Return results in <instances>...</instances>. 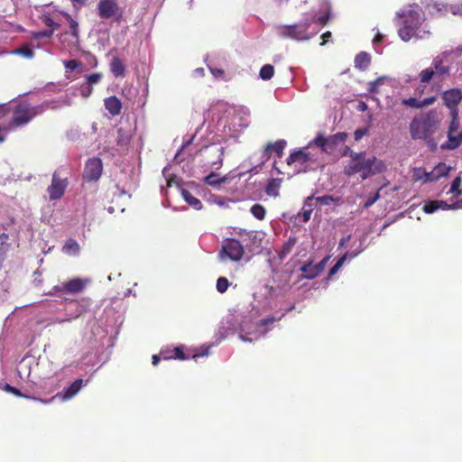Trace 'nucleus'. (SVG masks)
Instances as JSON below:
<instances>
[{
    "label": "nucleus",
    "mask_w": 462,
    "mask_h": 462,
    "mask_svg": "<svg viewBox=\"0 0 462 462\" xmlns=\"http://www.w3.org/2000/svg\"><path fill=\"white\" fill-rule=\"evenodd\" d=\"M285 146H286V141L278 140L275 143H268L265 148V152L268 153V152H275L278 153L279 157H281Z\"/></svg>",
    "instance_id": "f704fd0d"
},
{
    "label": "nucleus",
    "mask_w": 462,
    "mask_h": 462,
    "mask_svg": "<svg viewBox=\"0 0 462 462\" xmlns=\"http://www.w3.org/2000/svg\"><path fill=\"white\" fill-rule=\"evenodd\" d=\"M428 8L431 14L444 16L448 14L449 5L440 0H433L429 4Z\"/></svg>",
    "instance_id": "6ab92c4d"
},
{
    "label": "nucleus",
    "mask_w": 462,
    "mask_h": 462,
    "mask_svg": "<svg viewBox=\"0 0 462 462\" xmlns=\"http://www.w3.org/2000/svg\"><path fill=\"white\" fill-rule=\"evenodd\" d=\"M4 389L8 393H12L15 394L16 396H23V394L21 393V392L18 389L11 386L9 384H5Z\"/></svg>",
    "instance_id": "bf43d9fd"
},
{
    "label": "nucleus",
    "mask_w": 462,
    "mask_h": 462,
    "mask_svg": "<svg viewBox=\"0 0 462 462\" xmlns=\"http://www.w3.org/2000/svg\"><path fill=\"white\" fill-rule=\"evenodd\" d=\"M194 74L198 77H201L204 75V69L203 68H198L194 70Z\"/></svg>",
    "instance_id": "774afa93"
},
{
    "label": "nucleus",
    "mask_w": 462,
    "mask_h": 462,
    "mask_svg": "<svg viewBox=\"0 0 462 462\" xmlns=\"http://www.w3.org/2000/svg\"><path fill=\"white\" fill-rule=\"evenodd\" d=\"M300 272L302 273V278H305L308 280H311V279L318 277L314 264L311 261L304 263L300 267Z\"/></svg>",
    "instance_id": "473e14b6"
},
{
    "label": "nucleus",
    "mask_w": 462,
    "mask_h": 462,
    "mask_svg": "<svg viewBox=\"0 0 462 462\" xmlns=\"http://www.w3.org/2000/svg\"><path fill=\"white\" fill-rule=\"evenodd\" d=\"M102 170L103 165L99 158L88 159L85 165L83 177L88 181L97 180L100 178Z\"/></svg>",
    "instance_id": "2eb2a0df"
},
{
    "label": "nucleus",
    "mask_w": 462,
    "mask_h": 462,
    "mask_svg": "<svg viewBox=\"0 0 462 462\" xmlns=\"http://www.w3.org/2000/svg\"><path fill=\"white\" fill-rule=\"evenodd\" d=\"M379 197H380V195L378 192L374 193V195L369 196L365 203V208L371 207L373 204H374L378 200Z\"/></svg>",
    "instance_id": "4d7b16f0"
},
{
    "label": "nucleus",
    "mask_w": 462,
    "mask_h": 462,
    "mask_svg": "<svg viewBox=\"0 0 462 462\" xmlns=\"http://www.w3.org/2000/svg\"><path fill=\"white\" fill-rule=\"evenodd\" d=\"M346 138V134H337L329 138H325L321 134L318 135L310 143V146L314 143L316 146L319 147L321 151L327 152L330 143L336 144L337 142H344Z\"/></svg>",
    "instance_id": "f3484780"
},
{
    "label": "nucleus",
    "mask_w": 462,
    "mask_h": 462,
    "mask_svg": "<svg viewBox=\"0 0 462 462\" xmlns=\"http://www.w3.org/2000/svg\"><path fill=\"white\" fill-rule=\"evenodd\" d=\"M317 158L308 151V148L300 149L290 154L287 158V165L293 169V173L306 171L310 162H313Z\"/></svg>",
    "instance_id": "9d476101"
},
{
    "label": "nucleus",
    "mask_w": 462,
    "mask_h": 462,
    "mask_svg": "<svg viewBox=\"0 0 462 462\" xmlns=\"http://www.w3.org/2000/svg\"><path fill=\"white\" fill-rule=\"evenodd\" d=\"M131 140V134L128 130L122 127L117 129V145L122 149H126Z\"/></svg>",
    "instance_id": "7c9ffc66"
},
{
    "label": "nucleus",
    "mask_w": 462,
    "mask_h": 462,
    "mask_svg": "<svg viewBox=\"0 0 462 462\" xmlns=\"http://www.w3.org/2000/svg\"><path fill=\"white\" fill-rule=\"evenodd\" d=\"M93 88L92 86L88 84L86 81L80 86V95L87 98L92 94Z\"/></svg>",
    "instance_id": "de8ad7c7"
},
{
    "label": "nucleus",
    "mask_w": 462,
    "mask_h": 462,
    "mask_svg": "<svg viewBox=\"0 0 462 462\" xmlns=\"http://www.w3.org/2000/svg\"><path fill=\"white\" fill-rule=\"evenodd\" d=\"M434 76L435 71L433 68L430 67L422 69L419 74V79L421 85L419 86L416 90L418 92L422 93L424 91L426 84H428L433 79Z\"/></svg>",
    "instance_id": "b1692460"
},
{
    "label": "nucleus",
    "mask_w": 462,
    "mask_h": 462,
    "mask_svg": "<svg viewBox=\"0 0 462 462\" xmlns=\"http://www.w3.org/2000/svg\"><path fill=\"white\" fill-rule=\"evenodd\" d=\"M451 121L448 131V141L441 144L442 150H454L459 147L462 143V131L456 134L455 133L459 128L458 110L450 112Z\"/></svg>",
    "instance_id": "9b49d317"
},
{
    "label": "nucleus",
    "mask_w": 462,
    "mask_h": 462,
    "mask_svg": "<svg viewBox=\"0 0 462 462\" xmlns=\"http://www.w3.org/2000/svg\"><path fill=\"white\" fill-rule=\"evenodd\" d=\"M211 73L216 77L218 78L224 74V70L221 69H213L210 68Z\"/></svg>",
    "instance_id": "e2e57ef3"
},
{
    "label": "nucleus",
    "mask_w": 462,
    "mask_h": 462,
    "mask_svg": "<svg viewBox=\"0 0 462 462\" xmlns=\"http://www.w3.org/2000/svg\"><path fill=\"white\" fill-rule=\"evenodd\" d=\"M314 207H315V202H314V197L313 196H309L305 201H304V204H303V207L300 210V212H299V217L302 218V221L303 222H308L310 219V217H311V213L314 209Z\"/></svg>",
    "instance_id": "412c9836"
},
{
    "label": "nucleus",
    "mask_w": 462,
    "mask_h": 462,
    "mask_svg": "<svg viewBox=\"0 0 462 462\" xmlns=\"http://www.w3.org/2000/svg\"><path fill=\"white\" fill-rule=\"evenodd\" d=\"M104 105L106 109L112 116H117L121 113L122 103L121 101L115 96L109 97L104 100Z\"/></svg>",
    "instance_id": "4be33fe9"
},
{
    "label": "nucleus",
    "mask_w": 462,
    "mask_h": 462,
    "mask_svg": "<svg viewBox=\"0 0 462 462\" xmlns=\"http://www.w3.org/2000/svg\"><path fill=\"white\" fill-rule=\"evenodd\" d=\"M281 182H282V180L281 179H272L266 188H265V192L268 196H271V197H278L279 196V190H280V188H281Z\"/></svg>",
    "instance_id": "2f4dec72"
},
{
    "label": "nucleus",
    "mask_w": 462,
    "mask_h": 462,
    "mask_svg": "<svg viewBox=\"0 0 462 462\" xmlns=\"http://www.w3.org/2000/svg\"><path fill=\"white\" fill-rule=\"evenodd\" d=\"M48 107V104L32 106L27 103L15 106L13 111L9 128L20 127L27 125L34 116L42 114Z\"/></svg>",
    "instance_id": "6e6552de"
},
{
    "label": "nucleus",
    "mask_w": 462,
    "mask_h": 462,
    "mask_svg": "<svg viewBox=\"0 0 462 462\" xmlns=\"http://www.w3.org/2000/svg\"><path fill=\"white\" fill-rule=\"evenodd\" d=\"M90 282V279L75 278L65 282L62 286H54L51 291L46 294L61 298L65 292L79 293L82 291Z\"/></svg>",
    "instance_id": "f8f14e48"
},
{
    "label": "nucleus",
    "mask_w": 462,
    "mask_h": 462,
    "mask_svg": "<svg viewBox=\"0 0 462 462\" xmlns=\"http://www.w3.org/2000/svg\"><path fill=\"white\" fill-rule=\"evenodd\" d=\"M62 252L68 255L78 256L80 253V245L74 239H68L63 247Z\"/></svg>",
    "instance_id": "cd10ccee"
},
{
    "label": "nucleus",
    "mask_w": 462,
    "mask_h": 462,
    "mask_svg": "<svg viewBox=\"0 0 462 462\" xmlns=\"http://www.w3.org/2000/svg\"><path fill=\"white\" fill-rule=\"evenodd\" d=\"M329 20V12L321 16H317L315 12L306 13L303 19L299 23L294 24H281L276 27V33L279 37L291 39L293 41L303 42L311 39L317 31L309 32V28L311 23H318L325 25Z\"/></svg>",
    "instance_id": "f03ea898"
},
{
    "label": "nucleus",
    "mask_w": 462,
    "mask_h": 462,
    "mask_svg": "<svg viewBox=\"0 0 462 462\" xmlns=\"http://www.w3.org/2000/svg\"><path fill=\"white\" fill-rule=\"evenodd\" d=\"M250 124V112L247 108H233L227 112L226 119H221L218 126H223L222 132L229 137L236 138Z\"/></svg>",
    "instance_id": "423d86ee"
},
{
    "label": "nucleus",
    "mask_w": 462,
    "mask_h": 462,
    "mask_svg": "<svg viewBox=\"0 0 462 462\" xmlns=\"http://www.w3.org/2000/svg\"><path fill=\"white\" fill-rule=\"evenodd\" d=\"M383 41V35L381 33H377L376 36L373 40V43L375 45L377 43L382 42Z\"/></svg>",
    "instance_id": "338daca9"
},
{
    "label": "nucleus",
    "mask_w": 462,
    "mask_h": 462,
    "mask_svg": "<svg viewBox=\"0 0 462 462\" xmlns=\"http://www.w3.org/2000/svg\"><path fill=\"white\" fill-rule=\"evenodd\" d=\"M451 168L446 163H439L432 171H430V180L436 181L441 177L447 176Z\"/></svg>",
    "instance_id": "bb28decb"
},
{
    "label": "nucleus",
    "mask_w": 462,
    "mask_h": 462,
    "mask_svg": "<svg viewBox=\"0 0 462 462\" xmlns=\"http://www.w3.org/2000/svg\"><path fill=\"white\" fill-rule=\"evenodd\" d=\"M273 74H274L273 66L270 65V64H266L261 68L260 72H259V77L263 80H269L273 78Z\"/></svg>",
    "instance_id": "4c0bfd02"
},
{
    "label": "nucleus",
    "mask_w": 462,
    "mask_h": 462,
    "mask_svg": "<svg viewBox=\"0 0 462 462\" xmlns=\"http://www.w3.org/2000/svg\"><path fill=\"white\" fill-rule=\"evenodd\" d=\"M256 237L257 234L255 232H249L242 237L241 241L235 238L225 239L218 252L219 261L222 263L242 261L245 257V249L251 251L248 240L254 241Z\"/></svg>",
    "instance_id": "39448f33"
},
{
    "label": "nucleus",
    "mask_w": 462,
    "mask_h": 462,
    "mask_svg": "<svg viewBox=\"0 0 462 462\" xmlns=\"http://www.w3.org/2000/svg\"><path fill=\"white\" fill-rule=\"evenodd\" d=\"M365 134H366V130L365 129H357L355 132V139L356 140H360Z\"/></svg>",
    "instance_id": "680f3d73"
},
{
    "label": "nucleus",
    "mask_w": 462,
    "mask_h": 462,
    "mask_svg": "<svg viewBox=\"0 0 462 462\" xmlns=\"http://www.w3.org/2000/svg\"><path fill=\"white\" fill-rule=\"evenodd\" d=\"M226 179L227 178L226 176L219 177L218 174L212 172L205 178V181L210 186L217 187L221 183L226 182Z\"/></svg>",
    "instance_id": "e433bc0d"
},
{
    "label": "nucleus",
    "mask_w": 462,
    "mask_h": 462,
    "mask_svg": "<svg viewBox=\"0 0 462 462\" xmlns=\"http://www.w3.org/2000/svg\"><path fill=\"white\" fill-rule=\"evenodd\" d=\"M97 13L102 19H114L116 21H119L123 14L116 0H99Z\"/></svg>",
    "instance_id": "ddd939ff"
},
{
    "label": "nucleus",
    "mask_w": 462,
    "mask_h": 462,
    "mask_svg": "<svg viewBox=\"0 0 462 462\" xmlns=\"http://www.w3.org/2000/svg\"><path fill=\"white\" fill-rule=\"evenodd\" d=\"M430 171L422 168H416L413 171L412 178L415 181L432 182V180H430Z\"/></svg>",
    "instance_id": "c9c22d12"
},
{
    "label": "nucleus",
    "mask_w": 462,
    "mask_h": 462,
    "mask_svg": "<svg viewBox=\"0 0 462 462\" xmlns=\"http://www.w3.org/2000/svg\"><path fill=\"white\" fill-rule=\"evenodd\" d=\"M443 99L450 112L453 110H458L457 105L462 100V91L458 88L447 90L443 94Z\"/></svg>",
    "instance_id": "a211bd4d"
},
{
    "label": "nucleus",
    "mask_w": 462,
    "mask_h": 462,
    "mask_svg": "<svg viewBox=\"0 0 462 462\" xmlns=\"http://www.w3.org/2000/svg\"><path fill=\"white\" fill-rule=\"evenodd\" d=\"M110 70L116 78H123L125 75V65L118 57H113L110 62Z\"/></svg>",
    "instance_id": "393cba45"
},
{
    "label": "nucleus",
    "mask_w": 462,
    "mask_h": 462,
    "mask_svg": "<svg viewBox=\"0 0 462 462\" xmlns=\"http://www.w3.org/2000/svg\"><path fill=\"white\" fill-rule=\"evenodd\" d=\"M208 349H209V346H207V347H201L200 351L194 354L193 355V358H197V357H199V356H206L208 355Z\"/></svg>",
    "instance_id": "052dcab7"
},
{
    "label": "nucleus",
    "mask_w": 462,
    "mask_h": 462,
    "mask_svg": "<svg viewBox=\"0 0 462 462\" xmlns=\"http://www.w3.org/2000/svg\"><path fill=\"white\" fill-rule=\"evenodd\" d=\"M385 170V163L381 159L374 155L367 156L365 152H351L350 160L344 168V173L347 176L358 174L364 180L371 176L382 173Z\"/></svg>",
    "instance_id": "7ed1b4c3"
},
{
    "label": "nucleus",
    "mask_w": 462,
    "mask_h": 462,
    "mask_svg": "<svg viewBox=\"0 0 462 462\" xmlns=\"http://www.w3.org/2000/svg\"><path fill=\"white\" fill-rule=\"evenodd\" d=\"M229 286V282L226 277H219L217 281V290L218 292H225Z\"/></svg>",
    "instance_id": "49530a36"
},
{
    "label": "nucleus",
    "mask_w": 462,
    "mask_h": 462,
    "mask_svg": "<svg viewBox=\"0 0 462 462\" xmlns=\"http://www.w3.org/2000/svg\"><path fill=\"white\" fill-rule=\"evenodd\" d=\"M52 34H53V30L47 29V30H42V31L35 32L34 38L35 39L50 38L52 36Z\"/></svg>",
    "instance_id": "6e6d98bb"
},
{
    "label": "nucleus",
    "mask_w": 462,
    "mask_h": 462,
    "mask_svg": "<svg viewBox=\"0 0 462 462\" xmlns=\"http://www.w3.org/2000/svg\"><path fill=\"white\" fill-rule=\"evenodd\" d=\"M329 258V256H326L319 263L314 264L318 276L324 271Z\"/></svg>",
    "instance_id": "3c124183"
},
{
    "label": "nucleus",
    "mask_w": 462,
    "mask_h": 462,
    "mask_svg": "<svg viewBox=\"0 0 462 462\" xmlns=\"http://www.w3.org/2000/svg\"><path fill=\"white\" fill-rule=\"evenodd\" d=\"M392 82V79L388 76H381L377 78L375 80L369 81L367 83V90L371 94H375L379 92V88L381 86L384 84H390Z\"/></svg>",
    "instance_id": "a878e982"
},
{
    "label": "nucleus",
    "mask_w": 462,
    "mask_h": 462,
    "mask_svg": "<svg viewBox=\"0 0 462 462\" xmlns=\"http://www.w3.org/2000/svg\"><path fill=\"white\" fill-rule=\"evenodd\" d=\"M297 243V239L294 236H290L289 239L284 243L281 251L279 252V257L283 260L292 250Z\"/></svg>",
    "instance_id": "72a5a7b5"
},
{
    "label": "nucleus",
    "mask_w": 462,
    "mask_h": 462,
    "mask_svg": "<svg viewBox=\"0 0 462 462\" xmlns=\"http://www.w3.org/2000/svg\"><path fill=\"white\" fill-rule=\"evenodd\" d=\"M438 125L437 113L434 110L415 116L410 123L411 136L414 140H425L437 131Z\"/></svg>",
    "instance_id": "0eeeda50"
},
{
    "label": "nucleus",
    "mask_w": 462,
    "mask_h": 462,
    "mask_svg": "<svg viewBox=\"0 0 462 462\" xmlns=\"http://www.w3.org/2000/svg\"><path fill=\"white\" fill-rule=\"evenodd\" d=\"M329 258V256H326L319 263L314 264L318 276L324 271Z\"/></svg>",
    "instance_id": "603ef678"
},
{
    "label": "nucleus",
    "mask_w": 462,
    "mask_h": 462,
    "mask_svg": "<svg viewBox=\"0 0 462 462\" xmlns=\"http://www.w3.org/2000/svg\"><path fill=\"white\" fill-rule=\"evenodd\" d=\"M180 193L183 199L194 209L199 210L202 208L201 201L194 197L189 190L185 189H180Z\"/></svg>",
    "instance_id": "c756f323"
},
{
    "label": "nucleus",
    "mask_w": 462,
    "mask_h": 462,
    "mask_svg": "<svg viewBox=\"0 0 462 462\" xmlns=\"http://www.w3.org/2000/svg\"><path fill=\"white\" fill-rule=\"evenodd\" d=\"M172 353H173V355H168L166 352L162 351L161 356H162L163 359H171V358L174 357V358L183 360L186 358L180 347H175L172 350Z\"/></svg>",
    "instance_id": "37998d69"
},
{
    "label": "nucleus",
    "mask_w": 462,
    "mask_h": 462,
    "mask_svg": "<svg viewBox=\"0 0 462 462\" xmlns=\"http://www.w3.org/2000/svg\"><path fill=\"white\" fill-rule=\"evenodd\" d=\"M403 105L413 107V108H421V105L420 103V100H418L415 97H410L407 99H403L402 102Z\"/></svg>",
    "instance_id": "09e8293b"
},
{
    "label": "nucleus",
    "mask_w": 462,
    "mask_h": 462,
    "mask_svg": "<svg viewBox=\"0 0 462 462\" xmlns=\"http://www.w3.org/2000/svg\"><path fill=\"white\" fill-rule=\"evenodd\" d=\"M64 66H65V69H66V77L68 79H69V73L72 72L73 70L79 69L81 64L80 62L77 61L76 60H65L64 61Z\"/></svg>",
    "instance_id": "79ce46f5"
},
{
    "label": "nucleus",
    "mask_w": 462,
    "mask_h": 462,
    "mask_svg": "<svg viewBox=\"0 0 462 462\" xmlns=\"http://www.w3.org/2000/svg\"><path fill=\"white\" fill-rule=\"evenodd\" d=\"M461 58L462 45L454 50L443 51L436 56L432 60L431 68H433L436 76H448L451 71L452 64L459 61Z\"/></svg>",
    "instance_id": "1a4fd4ad"
},
{
    "label": "nucleus",
    "mask_w": 462,
    "mask_h": 462,
    "mask_svg": "<svg viewBox=\"0 0 462 462\" xmlns=\"http://www.w3.org/2000/svg\"><path fill=\"white\" fill-rule=\"evenodd\" d=\"M12 53L23 56L26 59H32L34 56L33 51L28 46H23L14 50Z\"/></svg>",
    "instance_id": "a19ab883"
},
{
    "label": "nucleus",
    "mask_w": 462,
    "mask_h": 462,
    "mask_svg": "<svg viewBox=\"0 0 462 462\" xmlns=\"http://www.w3.org/2000/svg\"><path fill=\"white\" fill-rule=\"evenodd\" d=\"M364 250L363 246H360V248L355 252L352 253H346L344 255H342L336 263V264L330 269L328 273V278L332 277L334 274H336L338 270L344 265L346 259H352L356 256H357L362 251Z\"/></svg>",
    "instance_id": "aec40b11"
},
{
    "label": "nucleus",
    "mask_w": 462,
    "mask_h": 462,
    "mask_svg": "<svg viewBox=\"0 0 462 462\" xmlns=\"http://www.w3.org/2000/svg\"><path fill=\"white\" fill-rule=\"evenodd\" d=\"M67 20L69 23V27L71 31V34L78 38V23L74 21L69 14H66Z\"/></svg>",
    "instance_id": "5fc2aeb1"
},
{
    "label": "nucleus",
    "mask_w": 462,
    "mask_h": 462,
    "mask_svg": "<svg viewBox=\"0 0 462 462\" xmlns=\"http://www.w3.org/2000/svg\"><path fill=\"white\" fill-rule=\"evenodd\" d=\"M275 319L273 318H268L259 321L253 322L251 319L245 318L239 324L238 328H235L230 325L227 329L222 331L224 327L219 328V334L224 338L227 337L229 333L237 331L239 337L245 342H254L259 339L262 336L265 335L271 328Z\"/></svg>",
    "instance_id": "20e7f679"
},
{
    "label": "nucleus",
    "mask_w": 462,
    "mask_h": 462,
    "mask_svg": "<svg viewBox=\"0 0 462 462\" xmlns=\"http://www.w3.org/2000/svg\"><path fill=\"white\" fill-rule=\"evenodd\" d=\"M448 14L462 17V2H457L449 5Z\"/></svg>",
    "instance_id": "a18cd8bd"
},
{
    "label": "nucleus",
    "mask_w": 462,
    "mask_h": 462,
    "mask_svg": "<svg viewBox=\"0 0 462 462\" xmlns=\"http://www.w3.org/2000/svg\"><path fill=\"white\" fill-rule=\"evenodd\" d=\"M371 62V56L365 51L358 53L355 58V67L360 70H365Z\"/></svg>",
    "instance_id": "c85d7f7f"
},
{
    "label": "nucleus",
    "mask_w": 462,
    "mask_h": 462,
    "mask_svg": "<svg viewBox=\"0 0 462 462\" xmlns=\"http://www.w3.org/2000/svg\"><path fill=\"white\" fill-rule=\"evenodd\" d=\"M334 200V199L331 196L325 195L321 197L314 198V202L319 203L322 205H330V203Z\"/></svg>",
    "instance_id": "864d4df0"
},
{
    "label": "nucleus",
    "mask_w": 462,
    "mask_h": 462,
    "mask_svg": "<svg viewBox=\"0 0 462 462\" xmlns=\"http://www.w3.org/2000/svg\"><path fill=\"white\" fill-rule=\"evenodd\" d=\"M330 38H331L330 32H327L323 33L322 34L323 42L321 43V45H323L325 42H328Z\"/></svg>",
    "instance_id": "69168bd1"
},
{
    "label": "nucleus",
    "mask_w": 462,
    "mask_h": 462,
    "mask_svg": "<svg viewBox=\"0 0 462 462\" xmlns=\"http://www.w3.org/2000/svg\"><path fill=\"white\" fill-rule=\"evenodd\" d=\"M439 209H442V210L451 209L450 204H448L444 200H431V201L427 202L423 206V211L427 214H432Z\"/></svg>",
    "instance_id": "5701e85b"
},
{
    "label": "nucleus",
    "mask_w": 462,
    "mask_h": 462,
    "mask_svg": "<svg viewBox=\"0 0 462 462\" xmlns=\"http://www.w3.org/2000/svg\"><path fill=\"white\" fill-rule=\"evenodd\" d=\"M451 209L462 208V199L450 205Z\"/></svg>",
    "instance_id": "0e129e2a"
},
{
    "label": "nucleus",
    "mask_w": 462,
    "mask_h": 462,
    "mask_svg": "<svg viewBox=\"0 0 462 462\" xmlns=\"http://www.w3.org/2000/svg\"><path fill=\"white\" fill-rule=\"evenodd\" d=\"M103 78V74L100 72L92 73L86 76V82L93 87V85L98 84Z\"/></svg>",
    "instance_id": "c03bdc74"
},
{
    "label": "nucleus",
    "mask_w": 462,
    "mask_h": 462,
    "mask_svg": "<svg viewBox=\"0 0 462 462\" xmlns=\"http://www.w3.org/2000/svg\"><path fill=\"white\" fill-rule=\"evenodd\" d=\"M436 101V97H430L424 98L423 100H420L421 105V108L432 105Z\"/></svg>",
    "instance_id": "13d9d810"
},
{
    "label": "nucleus",
    "mask_w": 462,
    "mask_h": 462,
    "mask_svg": "<svg viewBox=\"0 0 462 462\" xmlns=\"http://www.w3.org/2000/svg\"><path fill=\"white\" fill-rule=\"evenodd\" d=\"M462 184V179L460 176H457L450 186L449 190L448 191V194H454L455 197H458L461 195L462 191L460 189V186Z\"/></svg>",
    "instance_id": "58836bf2"
},
{
    "label": "nucleus",
    "mask_w": 462,
    "mask_h": 462,
    "mask_svg": "<svg viewBox=\"0 0 462 462\" xmlns=\"http://www.w3.org/2000/svg\"><path fill=\"white\" fill-rule=\"evenodd\" d=\"M67 186V179L60 178L59 174L55 171L52 175L51 183L47 189L50 199H60L64 195Z\"/></svg>",
    "instance_id": "4468645a"
},
{
    "label": "nucleus",
    "mask_w": 462,
    "mask_h": 462,
    "mask_svg": "<svg viewBox=\"0 0 462 462\" xmlns=\"http://www.w3.org/2000/svg\"><path fill=\"white\" fill-rule=\"evenodd\" d=\"M85 384L86 383H84L82 379H77L67 389H65L61 393H59L56 396L52 397L49 401H43L41 399H37V400L42 403H49L51 401H53L55 398H60L63 402H65V401H68V400H70L71 398H73Z\"/></svg>",
    "instance_id": "dca6fc26"
},
{
    "label": "nucleus",
    "mask_w": 462,
    "mask_h": 462,
    "mask_svg": "<svg viewBox=\"0 0 462 462\" xmlns=\"http://www.w3.org/2000/svg\"><path fill=\"white\" fill-rule=\"evenodd\" d=\"M250 212L255 218L259 220H263L266 213L265 208L260 204L253 205L250 208Z\"/></svg>",
    "instance_id": "ea45409f"
},
{
    "label": "nucleus",
    "mask_w": 462,
    "mask_h": 462,
    "mask_svg": "<svg viewBox=\"0 0 462 462\" xmlns=\"http://www.w3.org/2000/svg\"><path fill=\"white\" fill-rule=\"evenodd\" d=\"M399 15L402 24L398 32L403 42H409L412 38L425 39L430 35L428 25L423 24L424 14L419 5L405 7Z\"/></svg>",
    "instance_id": "f257e3e1"
},
{
    "label": "nucleus",
    "mask_w": 462,
    "mask_h": 462,
    "mask_svg": "<svg viewBox=\"0 0 462 462\" xmlns=\"http://www.w3.org/2000/svg\"><path fill=\"white\" fill-rule=\"evenodd\" d=\"M42 21L44 24L50 28L51 30H57L60 27V24L54 22L49 15H43Z\"/></svg>",
    "instance_id": "8fccbe9b"
}]
</instances>
